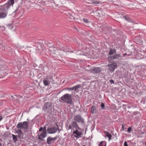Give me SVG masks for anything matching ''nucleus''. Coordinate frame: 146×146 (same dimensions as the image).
<instances>
[{
  "mask_svg": "<svg viewBox=\"0 0 146 146\" xmlns=\"http://www.w3.org/2000/svg\"><path fill=\"white\" fill-rule=\"evenodd\" d=\"M17 9L15 11V12H16L17 11Z\"/></svg>",
  "mask_w": 146,
  "mask_h": 146,
  "instance_id": "40",
  "label": "nucleus"
},
{
  "mask_svg": "<svg viewBox=\"0 0 146 146\" xmlns=\"http://www.w3.org/2000/svg\"><path fill=\"white\" fill-rule=\"evenodd\" d=\"M58 137V136H56V137H52V141L53 140H55Z\"/></svg>",
  "mask_w": 146,
  "mask_h": 146,
  "instance_id": "30",
  "label": "nucleus"
},
{
  "mask_svg": "<svg viewBox=\"0 0 146 146\" xmlns=\"http://www.w3.org/2000/svg\"><path fill=\"white\" fill-rule=\"evenodd\" d=\"M145 145L146 146V143H145Z\"/></svg>",
  "mask_w": 146,
  "mask_h": 146,
  "instance_id": "42",
  "label": "nucleus"
},
{
  "mask_svg": "<svg viewBox=\"0 0 146 146\" xmlns=\"http://www.w3.org/2000/svg\"><path fill=\"white\" fill-rule=\"evenodd\" d=\"M60 101L64 102L69 104H72V96L68 94H66L63 95L60 98Z\"/></svg>",
  "mask_w": 146,
  "mask_h": 146,
  "instance_id": "2",
  "label": "nucleus"
},
{
  "mask_svg": "<svg viewBox=\"0 0 146 146\" xmlns=\"http://www.w3.org/2000/svg\"><path fill=\"white\" fill-rule=\"evenodd\" d=\"M38 139L42 141H44V140L42 138H44L46 136V132L45 130H43L42 133L39 135L38 134Z\"/></svg>",
  "mask_w": 146,
  "mask_h": 146,
  "instance_id": "9",
  "label": "nucleus"
},
{
  "mask_svg": "<svg viewBox=\"0 0 146 146\" xmlns=\"http://www.w3.org/2000/svg\"><path fill=\"white\" fill-rule=\"evenodd\" d=\"M2 117L1 116H0V121H1V120L2 119Z\"/></svg>",
  "mask_w": 146,
  "mask_h": 146,
  "instance_id": "37",
  "label": "nucleus"
},
{
  "mask_svg": "<svg viewBox=\"0 0 146 146\" xmlns=\"http://www.w3.org/2000/svg\"><path fill=\"white\" fill-rule=\"evenodd\" d=\"M108 66L109 71L111 72H113L115 68L117 67V66L113 64L109 65Z\"/></svg>",
  "mask_w": 146,
  "mask_h": 146,
  "instance_id": "12",
  "label": "nucleus"
},
{
  "mask_svg": "<svg viewBox=\"0 0 146 146\" xmlns=\"http://www.w3.org/2000/svg\"><path fill=\"white\" fill-rule=\"evenodd\" d=\"M81 50H78V52H77V54L78 55H85V54H82L81 52Z\"/></svg>",
  "mask_w": 146,
  "mask_h": 146,
  "instance_id": "26",
  "label": "nucleus"
},
{
  "mask_svg": "<svg viewBox=\"0 0 146 146\" xmlns=\"http://www.w3.org/2000/svg\"><path fill=\"white\" fill-rule=\"evenodd\" d=\"M75 121L76 122H81L82 123H84V119L80 115H76L74 117Z\"/></svg>",
  "mask_w": 146,
  "mask_h": 146,
  "instance_id": "6",
  "label": "nucleus"
},
{
  "mask_svg": "<svg viewBox=\"0 0 146 146\" xmlns=\"http://www.w3.org/2000/svg\"><path fill=\"white\" fill-rule=\"evenodd\" d=\"M80 86L81 85L80 84L76 85V86L73 87L74 90L75 92H78V91H77V90Z\"/></svg>",
  "mask_w": 146,
  "mask_h": 146,
  "instance_id": "20",
  "label": "nucleus"
},
{
  "mask_svg": "<svg viewBox=\"0 0 146 146\" xmlns=\"http://www.w3.org/2000/svg\"><path fill=\"white\" fill-rule=\"evenodd\" d=\"M110 82L111 84H114V81L113 80H110Z\"/></svg>",
  "mask_w": 146,
  "mask_h": 146,
  "instance_id": "32",
  "label": "nucleus"
},
{
  "mask_svg": "<svg viewBox=\"0 0 146 146\" xmlns=\"http://www.w3.org/2000/svg\"><path fill=\"white\" fill-rule=\"evenodd\" d=\"M14 3V0H9L0 10V19L5 18L7 16V11L10 7Z\"/></svg>",
  "mask_w": 146,
  "mask_h": 146,
  "instance_id": "1",
  "label": "nucleus"
},
{
  "mask_svg": "<svg viewBox=\"0 0 146 146\" xmlns=\"http://www.w3.org/2000/svg\"><path fill=\"white\" fill-rule=\"evenodd\" d=\"M43 128L42 127H40L39 129V131H42L43 130Z\"/></svg>",
  "mask_w": 146,
  "mask_h": 146,
  "instance_id": "33",
  "label": "nucleus"
},
{
  "mask_svg": "<svg viewBox=\"0 0 146 146\" xmlns=\"http://www.w3.org/2000/svg\"><path fill=\"white\" fill-rule=\"evenodd\" d=\"M58 129H59V128L58 126L57 125V127H53L48 128L47 131L48 133L50 134H53L55 133L57 131Z\"/></svg>",
  "mask_w": 146,
  "mask_h": 146,
  "instance_id": "8",
  "label": "nucleus"
},
{
  "mask_svg": "<svg viewBox=\"0 0 146 146\" xmlns=\"http://www.w3.org/2000/svg\"><path fill=\"white\" fill-rule=\"evenodd\" d=\"M17 137L20 139H22L23 137V133H20L18 134L17 135Z\"/></svg>",
  "mask_w": 146,
  "mask_h": 146,
  "instance_id": "23",
  "label": "nucleus"
},
{
  "mask_svg": "<svg viewBox=\"0 0 146 146\" xmlns=\"http://www.w3.org/2000/svg\"><path fill=\"white\" fill-rule=\"evenodd\" d=\"M88 3L90 4H98L100 3L99 2L95 0H89V2Z\"/></svg>",
  "mask_w": 146,
  "mask_h": 146,
  "instance_id": "15",
  "label": "nucleus"
},
{
  "mask_svg": "<svg viewBox=\"0 0 146 146\" xmlns=\"http://www.w3.org/2000/svg\"><path fill=\"white\" fill-rule=\"evenodd\" d=\"M15 97H16V96L15 95Z\"/></svg>",
  "mask_w": 146,
  "mask_h": 146,
  "instance_id": "43",
  "label": "nucleus"
},
{
  "mask_svg": "<svg viewBox=\"0 0 146 146\" xmlns=\"http://www.w3.org/2000/svg\"><path fill=\"white\" fill-rule=\"evenodd\" d=\"M106 142L105 141H101L99 144L98 146H106Z\"/></svg>",
  "mask_w": 146,
  "mask_h": 146,
  "instance_id": "19",
  "label": "nucleus"
},
{
  "mask_svg": "<svg viewBox=\"0 0 146 146\" xmlns=\"http://www.w3.org/2000/svg\"><path fill=\"white\" fill-rule=\"evenodd\" d=\"M91 72L94 74L98 73L102 71L101 68L100 67H93L89 70Z\"/></svg>",
  "mask_w": 146,
  "mask_h": 146,
  "instance_id": "7",
  "label": "nucleus"
},
{
  "mask_svg": "<svg viewBox=\"0 0 146 146\" xmlns=\"http://www.w3.org/2000/svg\"><path fill=\"white\" fill-rule=\"evenodd\" d=\"M45 44H47V45H48V44H50V43H49V42H46L45 43Z\"/></svg>",
  "mask_w": 146,
  "mask_h": 146,
  "instance_id": "36",
  "label": "nucleus"
},
{
  "mask_svg": "<svg viewBox=\"0 0 146 146\" xmlns=\"http://www.w3.org/2000/svg\"><path fill=\"white\" fill-rule=\"evenodd\" d=\"M12 136L13 137V140L15 142L17 140V138L16 136L12 134Z\"/></svg>",
  "mask_w": 146,
  "mask_h": 146,
  "instance_id": "22",
  "label": "nucleus"
},
{
  "mask_svg": "<svg viewBox=\"0 0 146 146\" xmlns=\"http://www.w3.org/2000/svg\"><path fill=\"white\" fill-rule=\"evenodd\" d=\"M124 125L122 124V130L124 131Z\"/></svg>",
  "mask_w": 146,
  "mask_h": 146,
  "instance_id": "35",
  "label": "nucleus"
},
{
  "mask_svg": "<svg viewBox=\"0 0 146 146\" xmlns=\"http://www.w3.org/2000/svg\"><path fill=\"white\" fill-rule=\"evenodd\" d=\"M79 129H77L73 132V134L74 135V137L77 138L81 137V135H82V133L78 131Z\"/></svg>",
  "mask_w": 146,
  "mask_h": 146,
  "instance_id": "10",
  "label": "nucleus"
},
{
  "mask_svg": "<svg viewBox=\"0 0 146 146\" xmlns=\"http://www.w3.org/2000/svg\"><path fill=\"white\" fill-rule=\"evenodd\" d=\"M104 133L105 134V137H107L109 138V141H110L111 139L112 136L111 134L109 132L106 131H104Z\"/></svg>",
  "mask_w": 146,
  "mask_h": 146,
  "instance_id": "14",
  "label": "nucleus"
},
{
  "mask_svg": "<svg viewBox=\"0 0 146 146\" xmlns=\"http://www.w3.org/2000/svg\"><path fill=\"white\" fill-rule=\"evenodd\" d=\"M101 107L102 110H104L105 109V105L103 103H102L101 105Z\"/></svg>",
  "mask_w": 146,
  "mask_h": 146,
  "instance_id": "25",
  "label": "nucleus"
},
{
  "mask_svg": "<svg viewBox=\"0 0 146 146\" xmlns=\"http://www.w3.org/2000/svg\"><path fill=\"white\" fill-rule=\"evenodd\" d=\"M14 98L15 99V100H14L17 101V102L19 103V99H17L16 98H15V97Z\"/></svg>",
  "mask_w": 146,
  "mask_h": 146,
  "instance_id": "34",
  "label": "nucleus"
},
{
  "mask_svg": "<svg viewBox=\"0 0 146 146\" xmlns=\"http://www.w3.org/2000/svg\"><path fill=\"white\" fill-rule=\"evenodd\" d=\"M43 130H45V131H46V127H44L43 128Z\"/></svg>",
  "mask_w": 146,
  "mask_h": 146,
  "instance_id": "38",
  "label": "nucleus"
},
{
  "mask_svg": "<svg viewBox=\"0 0 146 146\" xmlns=\"http://www.w3.org/2000/svg\"><path fill=\"white\" fill-rule=\"evenodd\" d=\"M16 127L17 128L20 129H24L25 130H27L28 128V122L24 121L23 122H19L17 124Z\"/></svg>",
  "mask_w": 146,
  "mask_h": 146,
  "instance_id": "4",
  "label": "nucleus"
},
{
  "mask_svg": "<svg viewBox=\"0 0 146 146\" xmlns=\"http://www.w3.org/2000/svg\"><path fill=\"white\" fill-rule=\"evenodd\" d=\"M52 105V104L50 102H46L45 103L44 106L42 108V110L44 111H46L48 110L49 112V111L50 110V112L52 111V108L51 107ZM50 111H49V112Z\"/></svg>",
  "mask_w": 146,
  "mask_h": 146,
  "instance_id": "5",
  "label": "nucleus"
},
{
  "mask_svg": "<svg viewBox=\"0 0 146 146\" xmlns=\"http://www.w3.org/2000/svg\"><path fill=\"white\" fill-rule=\"evenodd\" d=\"M123 17L126 20L129 22H131L132 21V20L127 16H124Z\"/></svg>",
  "mask_w": 146,
  "mask_h": 146,
  "instance_id": "21",
  "label": "nucleus"
},
{
  "mask_svg": "<svg viewBox=\"0 0 146 146\" xmlns=\"http://www.w3.org/2000/svg\"><path fill=\"white\" fill-rule=\"evenodd\" d=\"M121 57V56L119 54H115L112 56L109 57V58L111 60H113L118 59Z\"/></svg>",
  "mask_w": 146,
  "mask_h": 146,
  "instance_id": "11",
  "label": "nucleus"
},
{
  "mask_svg": "<svg viewBox=\"0 0 146 146\" xmlns=\"http://www.w3.org/2000/svg\"><path fill=\"white\" fill-rule=\"evenodd\" d=\"M43 83L45 86H48L50 83V81L49 80V79L48 77L44 79L43 80Z\"/></svg>",
  "mask_w": 146,
  "mask_h": 146,
  "instance_id": "13",
  "label": "nucleus"
},
{
  "mask_svg": "<svg viewBox=\"0 0 146 146\" xmlns=\"http://www.w3.org/2000/svg\"><path fill=\"white\" fill-rule=\"evenodd\" d=\"M11 97H13V96H11Z\"/></svg>",
  "mask_w": 146,
  "mask_h": 146,
  "instance_id": "41",
  "label": "nucleus"
},
{
  "mask_svg": "<svg viewBox=\"0 0 146 146\" xmlns=\"http://www.w3.org/2000/svg\"><path fill=\"white\" fill-rule=\"evenodd\" d=\"M96 112V109L95 106H93L91 109V112L92 113H95Z\"/></svg>",
  "mask_w": 146,
  "mask_h": 146,
  "instance_id": "16",
  "label": "nucleus"
},
{
  "mask_svg": "<svg viewBox=\"0 0 146 146\" xmlns=\"http://www.w3.org/2000/svg\"><path fill=\"white\" fill-rule=\"evenodd\" d=\"M132 130V128L131 127H129L128 128V129L127 130V132L128 133H130L131 131Z\"/></svg>",
  "mask_w": 146,
  "mask_h": 146,
  "instance_id": "27",
  "label": "nucleus"
},
{
  "mask_svg": "<svg viewBox=\"0 0 146 146\" xmlns=\"http://www.w3.org/2000/svg\"><path fill=\"white\" fill-rule=\"evenodd\" d=\"M83 21L84 22L86 23H88V22H89L88 20L86 19H84Z\"/></svg>",
  "mask_w": 146,
  "mask_h": 146,
  "instance_id": "29",
  "label": "nucleus"
},
{
  "mask_svg": "<svg viewBox=\"0 0 146 146\" xmlns=\"http://www.w3.org/2000/svg\"><path fill=\"white\" fill-rule=\"evenodd\" d=\"M116 52V50L115 49H112L111 48L109 52V54L110 55H113V54L115 53Z\"/></svg>",
  "mask_w": 146,
  "mask_h": 146,
  "instance_id": "18",
  "label": "nucleus"
},
{
  "mask_svg": "<svg viewBox=\"0 0 146 146\" xmlns=\"http://www.w3.org/2000/svg\"><path fill=\"white\" fill-rule=\"evenodd\" d=\"M126 55V53H124V54H123V56H125V55Z\"/></svg>",
  "mask_w": 146,
  "mask_h": 146,
  "instance_id": "39",
  "label": "nucleus"
},
{
  "mask_svg": "<svg viewBox=\"0 0 146 146\" xmlns=\"http://www.w3.org/2000/svg\"><path fill=\"white\" fill-rule=\"evenodd\" d=\"M52 141V137H48L47 139V143L48 144L50 145L51 144V142Z\"/></svg>",
  "mask_w": 146,
  "mask_h": 146,
  "instance_id": "17",
  "label": "nucleus"
},
{
  "mask_svg": "<svg viewBox=\"0 0 146 146\" xmlns=\"http://www.w3.org/2000/svg\"><path fill=\"white\" fill-rule=\"evenodd\" d=\"M66 128L68 130L71 129L72 130H76L77 129H80L77 122L75 121L72 122L69 125H67Z\"/></svg>",
  "mask_w": 146,
  "mask_h": 146,
  "instance_id": "3",
  "label": "nucleus"
},
{
  "mask_svg": "<svg viewBox=\"0 0 146 146\" xmlns=\"http://www.w3.org/2000/svg\"><path fill=\"white\" fill-rule=\"evenodd\" d=\"M16 133L18 134L23 133V132L20 129L16 130Z\"/></svg>",
  "mask_w": 146,
  "mask_h": 146,
  "instance_id": "24",
  "label": "nucleus"
},
{
  "mask_svg": "<svg viewBox=\"0 0 146 146\" xmlns=\"http://www.w3.org/2000/svg\"><path fill=\"white\" fill-rule=\"evenodd\" d=\"M124 146H128L127 142L126 141H125L124 143Z\"/></svg>",
  "mask_w": 146,
  "mask_h": 146,
  "instance_id": "31",
  "label": "nucleus"
},
{
  "mask_svg": "<svg viewBox=\"0 0 146 146\" xmlns=\"http://www.w3.org/2000/svg\"><path fill=\"white\" fill-rule=\"evenodd\" d=\"M67 90L69 91H72L74 90L73 87L67 88Z\"/></svg>",
  "mask_w": 146,
  "mask_h": 146,
  "instance_id": "28",
  "label": "nucleus"
}]
</instances>
